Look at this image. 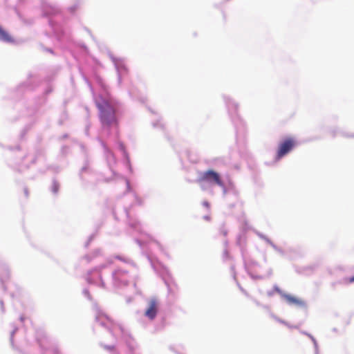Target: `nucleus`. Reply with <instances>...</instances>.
Segmentation results:
<instances>
[{"label": "nucleus", "mask_w": 354, "mask_h": 354, "mask_svg": "<svg viewBox=\"0 0 354 354\" xmlns=\"http://www.w3.org/2000/svg\"><path fill=\"white\" fill-rule=\"evenodd\" d=\"M25 192H26V194L28 196V191L26 189L25 190Z\"/></svg>", "instance_id": "obj_11"}, {"label": "nucleus", "mask_w": 354, "mask_h": 354, "mask_svg": "<svg viewBox=\"0 0 354 354\" xmlns=\"http://www.w3.org/2000/svg\"><path fill=\"white\" fill-rule=\"evenodd\" d=\"M347 282L350 283H353L354 282V276L352 277L348 278L347 279Z\"/></svg>", "instance_id": "obj_8"}, {"label": "nucleus", "mask_w": 354, "mask_h": 354, "mask_svg": "<svg viewBox=\"0 0 354 354\" xmlns=\"http://www.w3.org/2000/svg\"><path fill=\"white\" fill-rule=\"evenodd\" d=\"M158 312V304L156 299H151L149 303V307L146 310L145 315L150 319H153Z\"/></svg>", "instance_id": "obj_4"}, {"label": "nucleus", "mask_w": 354, "mask_h": 354, "mask_svg": "<svg viewBox=\"0 0 354 354\" xmlns=\"http://www.w3.org/2000/svg\"><path fill=\"white\" fill-rule=\"evenodd\" d=\"M208 205H208V203H207V202H206V203H205V206H208Z\"/></svg>", "instance_id": "obj_10"}, {"label": "nucleus", "mask_w": 354, "mask_h": 354, "mask_svg": "<svg viewBox=\"0 0 354 354\" xmlns=\"http://www.w3.org/2000/svg\"><path fill=\"white\" fill-rule=\"evenodd\" d=\"M221 233L223 235V236H226L227 234V231L225 229V227H222L221 229Z\"/></svg>", "instance_id": "obj_7"}, {"label": "nucleus", "mask_w": 354, "mask_h": 354, "mask_svg": "<svg viewBox=\"0 0 354 354\" xmlns=\"http://www.w3.org/2000/svg\"><path fill=\"white\" fill-rule=\"evenodd\" d=\"M283 297L289 304L295 305L301 307L306 306V302L304 300L299 299L295 296L290 295H285Z\"/></svg>", "instance_id": "obj_5"}, {"label": "nucleus", "mask_w": 354, "mask_h": 354, "mask_svg": "<svg viewBox=\"0 0 354 354\" xmlns=\"http://www.w3.org/2000/svg\"><path fill=\"white\" fill-rule=\"evenodd\" d=\"M296 145V142L292 138H288L283 140L278 147L277 159L279 160L288 153Z\"/></svg>", "instance_id": "obj_3"}, {"label": "nucleus", "mask_w": 354, "mask_h": 354, "mask_svg": "<svg viewBox=\"0 0 354 354\" xmlns=\"http://www.w3.org/2000/svg\"><path fill=\"white\" fill-rule=\"evenodd\" d=\"M0 40L6 42H13V38L0 26Z\"/></svg>", "instance_id": "obj_6"}, {"label": "nucleus", "mask_w": 354, "mask_h": 354, "mask_svg": "<svg viewBox=\"0 0 354 354\" xmlns=\"http://www.w3.org/2000/svg\"><path fill=\"white\" fill-rule=\"evenodd\" d=\"M199 183L206 182L210 184L216 185L219 187H224L221 176L214 170L209 169L201 174L198 179Z\"/></svg>", "instance_id": "obj_2"}, {"label": "nucleus", "mask_w": 354, "mask_h": 354, "mask_svg": "<svg viewBox=\"0 0 354 354\" xmlns=\"http://www.w3.org/2000/svg\"><path fill=\"white\" fill-rule=\"evenodd\" d=\"M95 104L99 110L100 122L104 126L118 124L115 104L111 98L100 95L95 99Z\"/></svg>", "instance_id": "obj_1"}, {"label": "nucleus", "mask_w": 354, "mask_h": 354, "mask_svg": "<svg viewBox=\"0 0 354 354\" xmlns=\"http://www.w3.org/2000/svg\"><path fill=\"white\" fill-rule=\"evenodd\" d=\"M117 258H118V259H120V261H124L122 257H118Z\"/></svg>", "instance_id": "obj_9"}]
</instances>
